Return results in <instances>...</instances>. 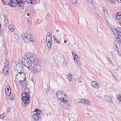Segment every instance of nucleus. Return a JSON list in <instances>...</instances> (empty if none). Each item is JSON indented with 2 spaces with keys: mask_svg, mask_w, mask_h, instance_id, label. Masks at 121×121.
Listing matches in <instances>:
<instances>
[{
  "mask_svg": "<svg viewBox=\"0 0 121 121\" xmlns=\"http://www.w3.org/2000/svg\"><path fill=\"white\" fill-rule=\"evenodd\" d=\"M53 37L54 39V41L57 43H60V42H59V40L57 39V38L55 35H53Z\"/></svg>",
  "mask_w": 121,
  "mask_h": 121,
  "instance_id": "b1692460",
  "label": "nucleus"
},
{
  "mask_svg": "<svg viewBox=\"0 0 121 121\" xmlns=\"http://www.w3.org/2000/svg\"><path fill=\"white\" fill-rule=\"evenodd\" d=\"M111 29L113 33L115 34V35L116 34H117V29H115L113 27H112L111 28Z\"/></svg>",
  "mask_w": 121,
  "mask_h": 121,
  "instance_id": "4be33fe9",
  "label": "nucleus"
},
{
  "mask_svg": "<svg viewBox=\"0 0 121 121\" xmlns=\"http://www.w3.org/2000/svg\"><path fill=\"white\" fill-rule=\"evenodd\" d=\"M7 59L6 58L5 59V60L6 61H7Z\"/></svg>",
  "mask_w": 121,
  "mask_h": 121,
  "instance_id": "864d4df0",
  "label": "nucleus"
},
{
  "mask_svg": "<svg viewBox=\"0 0 121 121\" xmlns=\"http://www.w3.org/2000/svg\"><path fill=\"white\" fill-rule=\"evenodd\" d=\"M109 2L112 4H114L115 3V0H108Z\"/></svg>",
  "mask_w": 121,
  "mask_h": 121,
  "instance_id": "2f4dec72",
  "label": "nucleus"
},
{
  "mask_svg": "<svg viewBox=\"0 0 121 121\" xmlns=\"http://www.w3.org/2000/svg\"><path fill=\"white\" fill-rule=\"evenodd\" d=\"M5 91L6 95L8 96H9L11 93V92H9V91H8V90H5Z\"/></svg>",
  "mask_w": 121,
  "mask_h": 121,
  "instance_id": "473e14b6",
  "label": "nucleus"
},
{
  "mask_svg": "<svg viewBox=\"0 0 121 121\" xmlns=\"http://www.w3.org/2000/svg\"><path fill=\"white\" fill-rule=\"evenodd\" d=\"M94 87L96 89H98L99 88V85L97 83L95 85V86H94Z\"/></svg>",
  "mask_w": 121,
  "mask_h": 121,
  "instance_id": "e433bc0d",
  "label": "nucleus"
},
{
  "mask_svg": "<svg viewBox=\"0 0 121 121\" xmlns=\"http://www.w3.org/2000/svg\"><path fill=\"white\" fill-rule=\"evenodd\" d=\"M30 0H26V1L27 2L29 3H31V2H30V1H31Z\"/></svg>",
  "mask_w": 121,
  "mask_h": 121,
  "instance_id": "49530a36",
  "label": "nucleus"
},
{
  "mask_svg": "<svg viewBox=\"0 0 121 121\" xmlns=\"http://www.w3.org/2000/svg\"><path fill=\"white\" fill-rule=\"evenodd\" d=\"M74 52H75L74 51V52H73V51H72V54L73 57L75 56V53H74Z\"/></svg>",
  "mask_w": 121,
  "mask_h": 121,
  "instance_id": "c03bdc74",
  "label": "nucleus"
},
{
  "mask_svg": "<svg viewBox=\"0 0 121 121\" xmlns=\"http://www.w3.org/2000/svg\"><path fill=\"white\" fill-rule=\"evenodd\" d=\"M50 87L49 86H48V89L46 91V92L47 93H48V92L50 91Z\"/></svg>",
  "mask_w": 121,
  "mask_h": 121,
  "instance_id": "58836bf2",
  "label": "nucleus"
},
{
  "mask_svg": "<svg viewBox=\"0 0 121 121\" xmlns=\"http://www.w3.org/2000/svg\"><path fill=\"white\" fill-rule=\"evenodd\" d=\"M26 78L25 77H24L23 76H21L20 78H18V79L19 80V82L21 83V82H22L24 81L25 80V78Z\"/></svg>",
  "mask_w": 121,
  "mask_h": 121,
  "instance_id": "f3484780",
  "label": "nucleus"
},
{
  "mask_svg": "<svg viewBox=\"0 0 121 121\" xmlns=\"http://www.w3.org/2000/svg\"><path fill=\"white\" fill-rule=\"evenodd\" d=\"M80 60H78L77 61H74L75 62H76L78 65L80 67L81 66V63L80 61Z\"/></svg>",
  "mask_w": 121,
  "mask_h": 121,
  "instance_id": "c85d7f7f",
  "label": "nucleus"
},
{
  "mask_svg": "<svg viewBox=\"0 0 121 121\" xmlns=\"http://www.w3.org/2000/svg\"><path fill=\"white\" fill-rule=\"evenodd\" d=\"M25 93H23L22 94V105L23 107H25L27 104L30 102L31 98L29 97L31 91L29 88H26L24 90Z\"/></svg>",
  "mask_w": 121,
  "mask_h": 121,
  "instance_id": "f257e3e1",
  "label": "nucleus"
},
{
  "mask_svg": "<svg viewBox=\"0 0 121 121\" xmlns=\"http://www.w3.org/2000/svg\"><path fill=\"white\" fill-rule=\"evenodd\" d=\"M106 11V10L105 9H104V10H103V12H104V14H105V12Z\"/></svg>",
  "mask_w": 121,
  "mask_h": 121,
  "instance_id": "de8ad7c7",
  "label": "nucleus"
},
{
  "mask_svg": "<svg viewBox=\"0 0 121 121\" xmlns=\"http://www.w3.org/2000/svg\"><path fill=\"white\" fill-rule=\"evenodd\" d=\"M34 37L31 35L26 34L23 36V40L26 43H28L31 41L34 42L35 40Z\"/></svg>",
  "mask_w": 121,
  "mask_h": 121,
  "instance_id": "f03ea898",
  "label": "nucleus"
},
{
  "mask_svg": "<svg viewBox=\"0 0 121 121\" xmlns=\"http://www.w3.org/2000/svg\"><path fill=\"white\" fill-rule=\"evenodd\" d=\"M80 102L83 103H84L88 105H89L90 104V101L87 99H82L80 100Z\"/></svg>",
  "mask_w": 121,
  "mask_h": 121,
  "instance_id": "9d476101",
  "label": "nucleus"
},
{
  "mask_svg": "<svg viewBox=\"0 0 121 121\" xmlns=\"http://www.w3.org/2000/svg\"><path fill=\"white\" fill-rule=\"evenodd\" d=\"M106 97L107 101L108 102H109L111 104L113 103V102L112 101V100L110 97L108 96H106Z\"/></svg>",
  "mask_w": 121,
  "mask_h": 121,
  "instance_id": "6ab92c4d",
  "label": "nucleus"
},
{
  "mask_svg": "<svg viewBox=\"0 0 121 121\" xmlns=\"http://www.w3.org/2000/svg\"><path fill=\"white\" fill-rule=\"evenodd\" d=\"M8 65V63L7 61L6 62H5V65H4V69L3 73V74L5 75H6L7 73L9 70V66L7 65H7Z\"/></svg>",
  "mask_w": 121,
  "mask_h": 121,
  "instance_id": "423d86ee",
  "label": "nucleus"
},
{
  "mask_svg": "<svg viewBox=\"0 0 121 121\" xmlns=\"http://www.w3.org/2000/svg\"><path fill=\"white\" fill-rule=\"evenodd\" d=\"M67 78L70 82L72 81L73 77L72 74L71 73H69L67 74Z\"/></svg>",
  "mask_w": 121,
  "mask_h": 121,
  "instance_id": "f8f14e48",
  "label": "nucleus"
},
{
  "mask_svg": "<svg viewBox=\"0 0 121 121\" xmlns=\"http://www.w3.org/2000/svg\"><path fill=\"white\" fill-rule=\"evenodd\" d=\"M15 67L16 69V70H17L18 71V70L20 71L21 70L22 68L21 66H20L19 65H16L15 66Z\"/></svg>",
  "mask_w": 121,
  "mask_h": 121,
  "instance_id": "393cba45",
  "label": "nucleus"
},
{
  "mask_svg": "<svg viewBox=\"0 0 121 121\" xmlns=\"http://www.w3.org/2000/svg\"><path fill=\"white\" fill-rule=\"evenodd\" d=\"M29 59L26 57H24L22 60V64L28 68L30 67L31 65L30 61H29Z\"/></svg>",
  "mask_w": 121,
  "mask_h": 121,
  "instance_id": "7ed1b4c3",
  "label": "nucleus"
},
{
  "mask_svg": "<svg viewBox=\"0 0 121 121\" xmlns=\"http://www.w3.org/2000/svg\"><path fill=\"white\" fill-rule=\"evenodd\" d=\"M4 115V113L3 114H0V119H2L4 118L5 117H4L3 115Z\"/></svg>",
  "mask_w": 121,
  "mask_h": 121,
  "instance_id": "f704fd0d",
  "label": "nucleus"
},
{
  "mask_svg": "<svg viewBox=\"0 0 121 121\" xmlns=\"http://www.w3.org/2000/svg\"><path fill=\"white\" fill-rule=\"evenodd\" d=\"M61 97H65V93L63 91L62 92V94L61 95Z\"/></svg>",
  "mask_w": 121,
  "mask_h": 121,
  "instance_id": "c9c22d12",
  "label": "nucleus"
},
{
  "mask_svg": "<svg viewBox=\"0 0 121 121\" xmlns=\"http://www.w3.org/2000/svg\"><path fill=\"white\" fill-rule=\"evenodd\" d=\"M52 41V36H51V37L49 38V39H48V41H49L50 42H51Z\"/></svg>",
  "mask_w": 121,
  "mask_h": 121,
  "instance_id": "79ce46f5",
  "label": "nucleus"
},
{
  "mask_svg": "<svg viewBox=\"0 0 121 121\" xmlns=\"http://www.w3.org/2000/svg\"><path fill=\"white\" fill-rule=\"evenodd\" d=\"M10 110H11L10 108H9V107L7 109V111H6L7 112V113H8V112H10Z\"/></svg>",
  "mask_w": 121,
  "mask_h": 121,
  "instance_id": "72a5a7b5",
  "label": "nucleus"
},
{
  "mask_svg": "<svg viewBox=\"0 0 121 121\" xmlns=\"http://www.w3.org/2000/svg\"><path fill=\"white\" fill-rule=\"evenodd\" d=\"M107 58L109 62L111 64H112V61L109 58H108V57H107Z\"/></svg>",
  "mask_w": 121,
  "mask_h": 121,
  "instance_id": "ea45409f",
  "label": "nucleus"
},
{
  "mask_svg": "<svg viewBox=\"0 0 121 121\" xmlns=\"http://www.w3.org/2000/svg\"><path fill=\"white\" fill-rule=\"evenodd\" d=\"M5 22L6 24H8L9 23V22L8 21V20L7 19H6L5 20Z\"/></svg>",
  "mask_w": 121,
  "mask_h": 121,
  "instance_id": "a18cd8bd",
  "label": "nucleus"
},
{
  "mask_svg": "<svg viewBox=\"0 0 121 121\" xmlns=\"http://www.w3.org/2000/svg\"><path fill=\"white\" fill-rule=\"evenodd\" d=\"M67 42V41L66 40H65L64 41V43H66Z\"/></svg>",
  "mask_w": 121,
  "mask_h": 121,
  "instance_id": "603ef678",
  "label": "nucleus"
},
{
  "mask_svg": "<svg viewBox=\"0 0 121 121\" xmlns=\"http://www.w3.org/2000/svg\"><path fill=\"white\" fill-rule=\"evenodd\" d=\"M117 33L118 32H119V33H120L121 32V28L118 27L117 28Z\"/></svg>",
  "mask_w": 121,
  "mask_h": 121,
  "instance_id": "c756f323",
  "label": "nucleus"
},
{
  "mask_svg": "<svg viewBox=\"0 0 121 121\" xmlns=\"http://www.w3.org/2000/svg\"><path fill=\"white\" fill-rule=\"evenodd\" d=\"M40 68V66L37 64L34 65L32 68L35 74H38L39 70V69Z\"/></svg>",
  "mask_w": 121,
  "mask_h": 121,
  "instance_id": "0eeeda50",
  "label": "nucleus"
},
{
  "mask_svg": "<svg viewBox=\"0 0 121 121\" xmlns=\"http://www.w3.org/2000/svg\"><path fill=\"white\" fill-rule=\"evenodd\" d=\"M18 6L19 7H22L26 1V0H17Z\"/></svg>",
  "mask_w": 121,
  "mask_h": 121,
  "instance_id": "6e6552de",
  "label": "nucleus"
},
{
  "mask_svg": "<svg viewBox=\"0 0 121 121\" xmlns=\"http://www.w3.org/2000/svg\"><path fill=\"white\" fill-rule=\"evenodd\" d=\"M27 15L28 16H30V14L29 13H28L27 14Z\"/></svg>",
  "mask_w": 121,
  "mask_h": 121,
  "instance_id": "3c124183",
  "label": "nucleus"
},
{
  "mask_svg": "<svg viewBox=\"0 0 121 121\" xmlns=\"http://www.w3.org/2000/svg\"><path fill=\"white\" fill-rule=\"evenodd\" d=\"M21 76H23L24 77H25V74L24 73L20 72L18 73L16 75V78L17 79H18L20 78Z\"/></svg>",
  "mask_w": 121,
  "mask_h": 121,
  "instance_id": "1a4fd4ad",
  "label": "nucleus"
},
{
  "mask_svg": "<svg viewBox=\"0 0 121 121\" xmlns=\"http://www.w3.org/2000/svg\"><path fill=\"white\" fill-rule=\"evenodd\" d=\"M17 0H9L8 4L9 5L11 6L12 7H14L17 5H18Z\"/></svg>",
  "mask_w": 121,
  "mask_h": 121,
  "instance_id": "39448f33",
  "label": "nucleus"
},
{
  "mask_svg": "<svg viewBox=\"0 0 121 121\" xmlns=\"http://www.w3.org/2000/svg\"><path fill=\"white\" fill-rule=\"evenodd\" d=\"M69 0L73 3H76L77 1V0Z\"/></svg>",
  "mask_w": 121,
  "mask_h": 121,
  "instance_id": "4c0bfd02",
  "label": "nucleus"
},
{
  "mask_svg": "<svg viewBox=\"0 0 121 121\" xmlns=\"http://www.w3.org/2000/svg\"><path fill=\"white\" fill-rule=\"evenodd\" d=\"M116 40L117 42L119 43H121V35L118 34Z\"/></svg>",
  "mask_w": 121,
  "mask_h": 121,
  "instance_id": "2eb2a0df",
  "label": "nucleus"
},
{
  "mask_svg": "<svg viewBox=\"0 0 121 121\" xmlns=\"http://www.w3.org/2000/svg\"><path fill=\"white\" fill-rule=\"evenodd\" d=\"M36 59V57L34 54H33L32 56L31 57L30 59L29 60L30 61H32L33 62H34L35 61Z\"/></svg>",
  "mask_w": 121,
  "mask_h": 121,
  "instance_id": "9b49d317",
  "label": "nucleus"
},
{
  "mask_svg": "<svg viewBox=\"0 0 121 121\" xmlns=\"http://www.w3.org/2000/svg\"><path fill=\"white\" fill-rule=\"evenodd\" d=\"M35 112L37 113L36 114L38 115H40L41 112V111L38 108H37L35 109Z\"/></svg>",
  "mask_w": 121,
  "mask_h": 121,
  "instance_id": "a878e982",
  "label": "nucleus"
},
{
  "mask_svg": "<svg viewBox=\"0 0 121 121\" xmlns=\"http://www.w3.org/2000/svg\"><path fill=\"white\" fill-rule=\"evenodd\" d=\"M74 60L76 61L78 60H80L79 58L75 52V56L73 57Z\"/></svg>",
  "mask_w": 121,
  "mask_h": 121,
  "instance_id": "dca6fc26",
  "label": "nucleus"
},
{
  "mask_svg": "<svg viewBox=\"0 0 121 121\" xmlns=\"http://www.w3.org/2000/svg\"><path fill=\"white\" fill-rule=\"evenodd\" d=\"M32 55L33 54H30V53H27L25 57H26L28 59H30Z\"/></svg>",
  "mask_w": 121,
  "mask_h": 121,
  "instance_id": "aec40b11",
  "label": "nucleus"
},
{
  "mask_svg": "<svg viewBox=\"0 0 121 121\" xmlns=\"http://www.w3.org/2000/svg\"><path fill=\"white\" fill-rule=\"evenodd\" d=\"M110 53L111 55L113 56V53H112V52H110Z\"/></svg>",
  "mask_w": 121,
  "mask_h": 121,
  "instance_id": "09e8293b",
  "label": "nucleus"
},
{
  "mask_svg": "<svg viewBox=\"0 0 121 121\" xmlns=\"http://www.w3.org/2000/svg\"><path fill=\"white\" fill-rule=\"evenodd\" d=\"M116 17L117 19H120L121 18V13L119 12L117 14Z\"/></svg>",
  "mask_w": 121,
  "mask_h": 121,
  "instance_id": "412c9836",
  "label": "nucleus"
},
{
  "mask_svg": "<svg viewBox=\"0 0 121 121\" xmlns=\"http://www.w3.org/2000/svg\"><path fill=\"white\" fill-rule=\"evenodd\" d=\"M118 98L117 101L119 104H121V94H119L117 95Z\"/></svg>",
  "mask_w": 121,
  "mask_h": 121,
  "instance_id": "4468645a",
  "label": "nucleus"
},
{
  "mask_svg": "<svg viewBox=\"0 0 121 121\" xmlns=\"http://www.w3.org/2000/svg\"><path fill=\"white\" fill-rule=\"evenodd\" d=\"M9 96L11 99H13L15 98V95L13 93H10V95H9Z\"/></svg>",
  "mask_w": 121,
  "mask_h": 121,
  "instance_id": "bb28decb",
  "label": "nucleus"
},
{
  "mask_svg": "<svg viewBox=\"0 0 121 121\" xmlns=\"http://www.w3.org/2000/svg\"><path fill=\"white\" fill-rule=\"evenodd\" d=\"M48 41L47 40V45L48 46V47L49 48H50L51 47L52 45V42H50L49 41H48Z\"/></svg>",
  "mask_w": 121,
  "mask_h": 121,
  "instance_id": "5701e85b",
  "label": "nucleus"
},
{
  "mask_svg": "<svg viewBox=\"0 0 121 121\" xmlns=\"http://www.w3.org/2000/svg\"><path fill=\"white\" fill-rule=\"evenodd\" d=\"M9 28L11 31L13 32L14 30V26L12 25H9Z\"/></svg>",
  "mask_w": 121,
  "mask_h": 121,
  "instance_id": "a211bd4d",
  "label": "nucleus"
},
{
  "mask_svg": "<svg viewBox=\"0 0 121 121\" xmlns=\"http://www.w3.org/2000/svg\"><path fill=\"white\" fill-rule=\"evenodd\" d=\"M39 115H38L37 114H34L33 116V119L35 121H38L39 119Z\"/></svg>",
  "mask_w": 121,
  "mask_h": 121,
  "instance_id": "ddd939ff",
  "label": "nucleus"
},
{
  "mask_svg": "<svg viewBox=\"0 0 121 121\" xmlns=\"http://www.w3.org/2000/svg\"><path fill=\"white\" fill-rule=\"evenodd\" d=\"M97 82L95 81H92L91 82V85L93 86V87H94L95 85L97 84Z\"/></svg>",
  "mask_w": 121,
  "mask_h": 121,
  "instance_id": "7c9ffc66",
  "label": "nucleus"
},
{
  "mask_svg": "<svg viewBox=\"0 0 121 121\" xmlns=\"http://www.w3.org/2000/svg\"><path fill=\"white\" fill-rule=\"evenodd\" d=\"M118 1L120 3L121 2V0H118Z\"/></svg>",
  "mask_w": 121,
  "mask_h": 121,
  "instance_id": "8fccbe9b",
  "label": "nucleus"
},
{
  "mask_svg": "<svg viewBox=\"0 0 121 121\" xmlns=\"http://www.w3.org/2000/svg\"><path fill=\"white\" fill-rule=\"evenodd\" d=\"M4 0H1V1L2 2L3 4L4 5H5L6 4V3L4 1Z\"/></svg>",
  "mask_w": 121,
  "mask_h": 121,
  "instance_id": "a19ab883",
  "label": "nucleus"
},
{
  "mask_svg": "<svg viewBox=\"0 0 121 121\" xmlns=\"http://www.w3.org/2000/svg\"><path fill=\"white\" fill-rule=\"evenodd\" d=\"M5 90H8L9 92H11V89L10 87L9 86H7L5 89Z\"/></svg>",
  "mask_w": 121,
  "mask_h": 121,
  "instance_id": "cd10ccee",
  "label": "nucleus"
},
{
  "mask_svg": "<svg viewBox=\"0 0 121 121\" xmlns=\"http://www.w3.org/2000/svg\"><path fill=\"white\" fill-rule=\"evenodd\" d=\"M63 91H58L56 93V95L57 97L59 99H60L61 101L64 103H67L68 102V101L66 99H65L63 97H61L62 94V92Z\"/></svg>",
  "mask_w": 121,
  "mask_h": 121,
  "instance_id": "20e7f679",
  "label": "nucleus"
},
{
  "mask_svg": "<svg viewBox=\"0 0 121 121\" xmlns=\"http://www.w3.org/2000/svg\"><path fill=\"white\" fill-rule=\"evenodd\" d=\"M49 34H48L47 35V36H46V41H47V39H48V38H47L49 37H50V33H49Z\"/></svg>",
  "mask_w": 121,
  "mask_h": 121,
  "instance_id": "37998d69",
  "label": "nucleus"
}]
</instances>
